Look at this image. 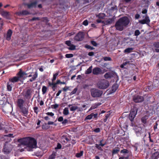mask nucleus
I'll return each instance as SVG.
<instances>
[{"instance_id": "nucleus-1", "label": "nucleus", "mask_w": 159, "mask_h": 159, "mask_svg": "<svg viewBox=\"0 0 159 159\" xmlns=\"http://www.w3.org/2000/svg\"><path fill=\"white\" fill-rule=\"evenodd\" d=\"M18 142L20 143L19 144V146H24L26 147L27 150L31 151L33 148H36L37 142L36 140L30 137L18 139Z\"/></svg>"}, {"instance_id": "nucleus-2", "label": "nucleus", "mask_w": 159, "mask_h": 159, "mask_svg": "<svg viewBox=\"0 0 159 159\" xmlns=\"http://www.w3.org/2000/svg\"><path fill=\"white\" fill-rule=\"evenodd\" d=\"M129 20L126 17H124L120 19L116 23L115 26L116 29L119 31H122L125 27L129 24Z\"/></svg>"}, {"instance_id": "nucleus-3", "label": "nucleus", "mask_w": 159, "mask_h": 159, "mask_svg": "<svg viewBox=\"0 0 159 159\" xmlns=\"http://www.w3.org/2000/svg\"><path fill=\"white\" fill-rule=\"evenodd\" d=\"M34 92L33 89L30 88H27L25 89L23 92V95L26 99H30Z\"/></svg>"}, {"instance_id": "nucleus-4", "label": "nucleus", "mask_w": 159, "mask_h": 159, "mask_svg": "<svg viewBox=\"0 0 159 159\" xmlns=\"http://www.w3.org/2000/svg\"><path fill=\"white\" fill-rule=\"evenodd\" d=\"M91 94L93 97H100L102 93V91L95 89L91 90Z\"/></svg>"}, {"instance_id": "nucleus-5", "label": "nucleus", "mask_w": 159, "mask_h": 159, "mask_svg": "<svg viewBox=\"0 0 159 159\" xmlns=\"http://www.w3.org/2000/svg\"><path fill=\"white\" fill-rule=\"evenodd\" d=\"M99 144H96L95 147L99 150L102 151V147L104 146L106 144V141L103 139L99 141L98 143Z\"/></svg>"}, {"instance_id": "nucleus-6", "label": "nucleus", "mask_w": 159, "mask_h": 159, "mask_svg": "<svg viewBox=\"0 0 159 159\" xmlns=\"http://www.w3.org/2000/svg\"><path fill=\"white\" fill-rule=\"evenodd\" d=\"M109 85L108 83L106 80H103L99 82L98 86L101 89H106Z\"/></svg>"}, {"instance_id": "nucleus-7", "label": "nucleus", "mask_w": 159, "mask_h": 159, "mask_svg": "<svg viewBox=\"0 0 159 159\" xmlns=\"http://www.w3.org/2000/svg\"><path fill=\"white\" fill-rule=\"evenodd\" d=\"M84 37V34L82 32H80L74 37V39L77 41H82Z\"/></svg>"}, {"instance_id": "nucleus-8", "label": "nucleus", "mask_w": 159, "mask_h": 159, "mask_svg": "<svg viewBox=\"0 0 159 159\" xmlns=\"http://www.w3.org/2000/svg\"><path fill=\"white\" fill-rule=\"evenodd\" d=\"M137 113V110L136 108H134L132 109L129 116V119L131 121H132L133 120Z\"/></svg>"}, {"instance_id": "nucleus-9", "label": "nucleus", "mask_w": 159, "mask_h": 159, "mask_svg": "<svg viewBox=\"0 0 159 159\" xmlns=\"http://www.w3.org/2000/svg\"><path fill=\"white\" fill-rule=\"evenodd\" d=\"M133 99L134 101L137 103L142 102L144 100V98L143 97L139 95L134 96Z\"/></svg>"}, {"instance_id": "nucleus-10", "label": "nucleus", "mask_w": 159, "mask_h": 159, "mask_svg": "<svg viewBox=\"0 0 159 159\" xmlns=\"http://www.w3.org/2000/svg\"><path fill=\"white\" fill-rule=\"evenodd\" d=\"M38 74L37 72H35L34 75H32V74L29 75L27 76V77H30L32 76V77L30 79L29 81H28V82L29 81L30 82H32L35 81L36 78L38 77Z\"/></svg>"}, {"instance_id": "nucleus-11", "label": "nucleus", "mask_w": 159, "mask_h": 159, "mask_svg": "<svg viewBox=\"0 0 159 159\" xmlns=\"http://www.w3.org/2000/svg\"><path fill=\"white\" fill-rule=\"evenodd\" d=\"M150 22V20L149 19V17L147 15H146L144 18L143 20H139V23L142 24H149Z\"/></svg>"}, {"instance_id": "nucleus-12", "label": "nucleus", "mask_w": 159, "mask_h": 159, "mask_svg": "<svg viewBox=\"0 0 159 159\" xmlns=\"http://www.w3.org/2000/svg\"><path fill=\"white\" fill-rule=\"evenodd\" d=\"M25 103L24 100L21 98L18 99L17 101V105L19 108L24 107Z\"/></svg>"}, {"instance_id": "nucleus-13", "label": "nucleus", "mask_w": 159, "mask_h": 159, "mask_svg": "<svg viewBox=\"0 0 159 159\" xmlns=\"http://www.w3.org/2000/svg\"><path fill=\"white\" fill-rule=\"evenodd\" d=\"M65 43L67 45L69 46L68 48L69 50H73L75 49V46L71 43L70 41H66Z\"/></svg>"}, {"instance_id": "nucleus-14", "label": "nucleus", "mask_w": 159, "mask_h": 159, "mask_svg": "<svg viewBox=\"0 0 159 159\" xmlns=\"http://www.w3.org/2000/svg\"><path fill=\"white\" fill-rule=\"evenodd\" d=\"M102 70L98 67L95 68L93 70V73L94 75H98L101 74Z\"/></svg>"}, {"instance_id": "nucleus-15", "label": "nucleus", "mask_w": 159, "mask_h": 159, "mask_svg": "<svg viewBox=\"0 0 159 159\" xmlns=\"http://www.w3.org/2000/svg\"><path fill=\"white\" fill-rule=\"evenodd\" d=\"M118 87V85L117 84H114L112 86L111 90L110 91V94L115 92L117 89Z\"/></svg>"}, {"instance_id": "nucleus-16", "label": "nucleus", "mask_w": 159, "mask_h": 159, "mask_svg": "<svg viewBox=\"0 0 159 159\" xmlns=\"http://www.w3.org/2000/svg\"><path fill=\"white\" fill-rule=\"evenodd\" d=\"M1 14L3 17L7 19H10V14L9 12L3 11L1 12Z\"/></svg>"}, {"instance_id": "nucleus-17", "label": "nucleus", "mask_w": 159, "mask_h": 159, "mask_svg": "<svg viewBox=\"0 0 159 159\" xmlns=\"http://www.w3.org/2000/svg\"><path fill=\"white\" fill-rule=\"evenodd\" d=\"M113 77L115 80L116 81L118 80V76L117 74L113 71H110V79Z\"/></svg>"}, {"instance_id": "nucleus-18", "label": "nucleus", "mask_w": 159, "mask_h": 159, "mask_svg": "<svg viewBox=\"0 0 159 159\" xmlns=\"http://www.w3.org/2000/svg\"><path fill=\"white\" fill-rule=\"evenodd\" d=\"M20 109L21 110V112L24 116H26L27 115L28 112V109L25 107H23Z\"/></svg>"}, {"instance_id": "nucleus-19", "label": "nucleus", "mask_w": 159, "mask_h": 159, "mask_svg": "<svg viewBox=\"0 0 159 159\" xmlns=\"http://www.w3.org/2000/svg\"><path fill=\"white\" fill-rule=\"evenodd\" d=\"M37 2H34L30 4H26L25 5L27 6L29 8H31L36 7L37 4Z\"/></svg>"}, {"instance_id": "nucleus-20", "label": "nucleus", "mask_w": 159, "mask_h": 159, "mask_svg": "<svg viewBox=\"0 0 159 159\" xmlns=\"http://www.w3.org/2000/svg\"><path fill=\"white\" fill-rule=\"evenodd\" d=\"M27 74L25 72L21 70H20L19 72L17 74L18 76L20 78L24 77V76L27 75Z\"/></svg>"}, {"instance_id": "nucleus-21", "label": "nucleus", "mask_w": 159, "mask_h": 159, "mask_svg": "<svg viewBox=\"0 0 159 159\" xmlns=\"http://www.w3.org/2000/svg\"><path fill=\"white\" fill-rule=\"evenodd\" d=\"M12 32L11 30L9 29L8 30L7 34V40H9L11 39V37L12 35Z\"/></svg>"}, {"instance_id": "nucleus-22", "label": "nucleus", "mask_w": 159, "mask_h": 159, "mask_svg": "<svg viewBox=\"0 0 159 159\" xmlns=\"http://www.w3.org/2000/svg\"><path fill=\"white\" fill-rule=\"evenodd\" d=\"M19 79L20 78L18 76H15L12 78L9 79V82L11 83L16 82H17L19 80Z\"/></svg>"}, {"instance_id": "nucleus-23", "label": "nucleus", "mask_w": 159, "mask_h": 159, "mask_svg": "<svg viewBox=\"0 0 159 159\" xmlns=\"http://www.w3.org/2000/svg\"><path fill=\"white\" fill-rule=\"evenodd\" d=\"M12 84L11 82H8L7 85V89L8 91H10L12 90Z\"/></svg>"}, {"instance_id": "nucleus-24", "label": "nucleus", "mask_w": 159, "mask_h": 159, "mask_svg": "<svg viewBox=\"0 0 159 159\" xmlns=\"http://www.w3.org/2000/svg\"><path fill=\"white\" fill-rule=\"evenodd\" d=\"M97 22L98 23H102L104 24V25H107L109 23V20H107V21L105 22L102 20L98 19L97 20Z\"/></svg>"}, {"instance_id": "nucleus-25", "label": "nucleus", "mask_w": 159, "mask_h": 159, "mask_svg": "<svg viewBox=\"0 0 159 159\" xmlns=\"http://www.w3.org/2000/svg\"><path fill=\"white\" fill-rule=\"evenodd\" d=\"M101 104V103H96L93 104L92 106L90 107L89 110H91L94 109L98 107Z\"/></svg>"}, {"instance_id": "nucleus-26", "label": "nucleus", "mask_w": 159, "mask_h": 159, "mask_svg": "<svg viewBox=\"0 0 159 159\" xmlns=\"http://www.w3.org/2000/svg\"><path fill=\"white\" fill-rule=\"evenodd\" d=\"M97 114H94L93 113H91L90 115H88L86 117L85 119V120H90L92 118L93 116H94V117H95L97 116Z\"/></svg>"}, {"instance_id": "nucleus-27", "label": "nucleus", "mask_w": 159, "mask_h": 159, "mask_svg": "<svg viewBox=\"0 0 159 159\" xmlns=\"http://www.w3.org/2000/svg\"><path fill=\"white\" fill-rule=\"evenodd\" d=\"M11 151L10 149H7V148L5 146L3 148V152L5 154L9 153Z\"/></svg>"}, {"instance_id": "nucleus-28", "label": "nucleus", "mask_w": 159, "mask_h": 159, "mask_svg": "<svg viewBox=\"0 0 159 159\" xmlns=\"http://www.w3.org/2000/svg\"><path fill=\"white\" fill-rule=\"evenodd\" d=\"M133 49V48H128L124 50V52L125 53H129L132 52Z\"/></svg>"}, {"instance_id": "nucleus-29", "label": "nucleus", "mask_w": 159, "mask_h": 159, "mask_svg": "<svg viewBox=\"0 0 159 159\" xmlns=\"http://www.w3.org/2000/svg\"><path fill=\"white\" fill-rule=\"evenodd\" d=\"M84 152L83 151H81L80 152L76 153L75 154V157L77 158H80L83 156Z\"/></svg>"}, {"instance_id": "nucleus-30", "label": "nucleus", "mask_w": 159, "mask_h": 159, "mask_svg": "<svg viewBox=\"0 0 159 159\" xmlns=\"http://www.w3.org/2000/svg\"><path fill=\"white\" fill-rule=\"evenodd\" d=\"M92 66H91L88 69L86 70L85 72L86 74H89L91 73L92 72Z\"/></svg>"}, {"instance_id": "nucleus-31", "label": "nucleus", "mask_w": 159, "mask_h": 159, "mask_svg": "<svg viewBox=\"0 0 159 159\" xmlns=\"http://www.w3.org/2000/svg\"><path fill=\"white\" fill-rule=\"evenodd\" d=\"M63 114L65 115H67L69 114V110L68 108L66 107L63 110Z\"/></svg>"}, {"instance_id": "nucleus-32", "label": "nucleus", "mask_w": 159, "mask_h": 159, "mask_svg": "<svg viewBox=\"0 0 159 159\" xmlns=\"http://www.w3.org/2000/svg\"><path fill=\"white\" fill-rule=\"evenodd\" d=\"M159 157V152H156L153 153L152 157L154 159L157 158Z\"/></svg>"}, {"instance_id": "nucleus-33", "label": "nucleus", "mask_w": 159, "mask_h": 159, "mask_svg": "<svg viewBox=\"0 0 159 159\" xmlns=\"http://www.w3.org/2000/svg\"><path fill=\"white\" fill-rule=\"evenodd\" d=\"M105 16V15L104 13H100L97 16L99 19H103Z\"/></svg>"}, {"instance_id": "nucleus-34", "label": "nucleus", "mask_w": 159, "mask_h": 159, "mask_svg": "<svg viewBox=\"0 0 159 159\" xmlns=\"http://www.w3.org/2000/svg\"><path fill=\"white\" fill-rule=\"evenodd\" d=\"M59 75V72H57L53 75V77L52 79V81L53 82L55 81L57 78V76Z\"/></svg>"}, {"instance_id": "nucleus-35", "label": "nucleus", "mask_w": 159, "mask_h": 159, "mask_svg": "<svg viewBox=\"0 0 159 159\" xmlns=\"http://www.w3.org/2000/svg\"><path fill=\"white\" fill-rule=\"evenodd\" d=\"M78 107L76 106H72L70 107V110L71 111H73L78 109Z\"/></svg>"}, {"instance_id": "nucleus-36", "label": "nucleus", "mask_w": 159, "mask_h": 159, "mask_svg": "<svg viewBox=\"0 0 159 159\" xmlns=\"http://www.w3.org/2000/svg\"><path fill=\"white\" fill-rule=\"evenodd\" d=\"M47 90V88L45 86H43L42 88V92L43 94H45Z\"/></svg>"}, {"instance_id": "nucleus-37", "label": "nucleus", "mask_w": 159, "mask_h": 159, "mask_svg": "<svg viewBox=\"0 0 159 159\" xmlns=\"http://www.w3.org/2000/svg\"><path fill=\"white\" fill-rule=\"evenodd\" d=\"M65 57L67 58H70L73 57V55L72 54H67L65 55Z\"/></svg>"}, {"instance_id": "nucleus-38", "label": "nucleus", "mask_w": 159, "mask_h": 159, "mask_svg": "<svg viewBox=\"0 0 159 159\" xmlns=\"http://www.w3.org/2000/svg\"><path fill=\"white\" fill-rule=\"evenodd\" d=\"M77 90V88H75L70 93V95H72L76 93Z\"/></svg>"}, {"instance_id": "nucleus-39", "label": "nucleus", "mask_w": 159, "mask_h": 159, "mask_svg": "<svg viewBox=\"0 0 159 159\" xmlns=\"http://www.w3.org/2000/svg\"><path fill=\"white\" fill-rule=\"evenodd\" d=\"M49 84L50 86H52V89H55L56 87V83H49Z\"/></svg>"}, {"instance_id": "nucleus-40", "label": "nucleus", "mask_w": 159, "mask_h": 159, "mask_svg": "<svg viewBox=\"0 0 159 159\" xmlns=\"http://www.w3.org/2000/svg\"><path fill=\"white\" fill-rule=\"evenodd\" d=\"M129 61H126L123 63L122 65H121L120 66V67L122 68H123L124 67V66H125L127 64H129Z\"/></svg>"}, {"instance_id": "nucleus-41", "label": "nucleus", "mask_w": 159, "mask_h": 159, "mask_svg": "<svg viewBox=\"0 0 159 159\" xmlns=\"http://www.w3.org/2000/svg\"><path fill=\"white\" fill-rule=\"evenodd\" d=\"M140 32L139 30H136L135 31L134 35L136 36L139 35L140 34Z\"/></svg>"}, {"instance_id": "nucleus-42", "label": "nucleus", "mask_w": 159, "mask_h": 159, "mask_svg": "<svg viewBox=\"0 0 159 159\" xmlns=\"http://www.w3.org/2000/svg\"><path fill=\"white\" fill-rule=\"evenodd\" d=\"M22 15H27L29 14V12L26 10H24L22 11Z\"/></svg>"}, {"instance_id": "nucleus-43", "label": "nucleus", "mask_w": 159, "mask_h": 159, "mask_svg": "<svg viewBox=\"0 0 159 159\" xmlns=\"http://www.w3.org/2000/svg\"><path fill=\"white\" fill-rule=\"evenodd\" d=\"M120 152L123 153H128V151L127 149H124L121 150Z\"/></svg>"}, {"instance_id": "nucleus-44", "label": "nucleus", "mask_w": 159, "mask_h": 159, "mask_svg": "<svg viewBox=\"0 0 159 159\" xmlns=\"http://www.w3.org/2000/svg\"><path fill=\"white\" fill-rule=\"evenodd\" d=\"M104 76L106 79H108L109 78V73L108 72L106 73Z\"/></svg>"}, {"instance_id": "nucleus-45", "label": "nucleus", "mask_w": 159, "mask_h": 159, "mask_svg": "<svg viewBox=\"0 0 159 159\" xmlns=\"http://www.w3.org/2000/svg\"><path fill=\"white\" fill-rule=\"evenodd\" d=\"M55 158V155L54 154H52L49 157L48 159H54Z\"/></svg>"}, {"instance_id": "nucleus-46", "label": "nucleus", "mask_w": 159, "mask_h": 159, "mask_svg": "<svg viewBox=\"0 0 159 159\" xmlns=\"http://www.w3.org/2000/svg\"><path fill=\"white\" fill-rule=\"evenodd\" d=\"M154 46L156 48H159V42L155 43H154Z\"/></svg>"}, {"instance_id": "nucleus-47", "label": "nucleus", "mask_w": 159, "mask_h": 159, "mask_svg": "<svg viewBox=\"0 0 159 159\" xmlns=\"http://www.w3.org/2000/svg\"><path fill=\"white\" fill-rule=\"evenodd\" d=\"M100 131V129L99 128H97L93 130V131L96 133H99Z\"/></svg>"}, {"instance_id": "nucleus-48", "label": "nucleus", "mask_w": 159, "mask_h": 159, "mask_svg": "<svg viewBox=\"0 0 159 159\" xmlns=\"http://www.w3.org/2000/svg\"><path fill=\"white\" fill-rule=\"evenodd\" d=\"M119 151V150L117 149H114L112 151L113 154H115L117 153Z\"/></svg>"}, {"instance_id": "nucleus-49", "label": "nucleus", "mask_w": 159, "mask_h": 159, "mask_svg": "<svg viewBox=\"0 0 159 159\" xmlns=\"http://www.w3.org/2000/svg\"><path fill=\"white\" fill-rule=\"evenodd\" d=\"M109 116V114H107L105 116V118L104 120V122H106L107 121V118Z\"/></svg>"}, {"instance_id": "nucleus-50", "label": "nucleus", "mask_w": 159, "mask_h": 159, "mask_svg": "<svg viewBox=\"0 0 159 159\" xmlns=\"http://www.w3.org/2000/svg\"><path fill=\"white\" fill-rule=\"evenodd\" d=\"M91 43L94 46H96L97 45V43L94 41H91Z\"/></svg>"}, {"instance_id": "nucleus-51", "label": "nucleus", "mask_w": 159, "mask_h": 159, "mask_svg": "<svg viewBox=\"0 0 159 159\" xmlns=\"http://www.w3.org/2000/svg\"><path fill=\"white\" fill-rule=\"evenodd\" d=\"M85 47L91 50L93 49V48L89 45H86L85 46Z\"/></svg>"}, {"instance_id": "nucleus-52", "label": "nucleus", "mask_w": 159, "mask_h": 159, "mask_svg": "<svg viewBox=\"0 0 159 159\" xmlns=\"http://www.w3.org/2000/svg\"><path fill=\"white\" fill-rule=\"evenodd\" d=\"M88 21L87 20H84L83 23V25L85 26L87 25H88Z\"/></svg>"}, {"instance_id": "nucleus-53", "label": "nucleus", "mask_w": 159, "mask_h": 159, "mask_svg": "<svg viewBox=\"0 0 159 159\" xmlns=\"http://www.w3.org/2000/svg\"><path fill=\"white\" fill-rule=\"evenodd\" d=\"M141 120L142 122L144 123H145L146 122V119L145 117H144L142 118Z\"/></svg>"}, {"instance_id": "nucleus-54", "label": "nucleus", "mask_w": 159, "mask_h": 159, "mask_svg": "<svg viewBox=\"0 0 159 159\" xmlns=\"http://www.w3.org/2000/svg\"><path fill=\"white\" fill-rule=\"evenodd\" d=\"M49 127L47 125V124H45V125H43V129H47L49 128Z\"/></svg>"}, {"instance_id": "nucleus-55", "label": "nucleus", "mask_w": 159, "mask_h": 159, "mask_svg": "<svg viewBox=\"0 0 159 159\" xmlns=\"http://www.w3.org/2000/svg\"><path fill=\"white\" fill-rule=\"evenodd\" d=\"M46 114L48 116H53L54 115V113L52 112H48L47 113H46Z\"/></svg>"}, {"instance_id": "nucleus-56", "label": "nucleus", "mask_w": 159, "mask_h": 159, "mask_svg": "<svg viewBox=\"0 0 159 159\" xmlns=\"http://www.w3.org/2000/svg\"><path fill=\"white\" fill-rule=\"evenodd\" d=\"M3 25V21H1L0 22V30L2 29V26Z\"/></svg>"}, {"instance_id": "nucleus-57", "label": "nucleus", "mask_w": 159, "mask_h": 159, "mask_svg": "<svg viewBox=\"0 0 159 159\" xmlns=\"http://www.w3.org/2000/svg\"><path fill=\"white\" fill-rule=\"evenodd\" d=\"M63 120V118L62 116L60 117L58 119V120L59 122L62 121Z\"/></svg>"}, {"instance_id": "nucleus-58", "label": "nucleus", "mask_w": 159, "mask_h": 159, "mask_svg": "<svg viewBox=\"0 0 159 159\" xmlns=\"http://www.w3.org/2000/svg\"><path fill=\"white\" fill-rule=\"evenodd\" d=\"M61 144L59 143H58L57 144V147L56 148V149H61Z\"/></svg>"}, {"instance_id": "nucleus-59", "label": "nucleus", "mask_w": 159, "mask_h": 159, "mask_svg": "<svg viewBox=\"0 0 159 159\" xmlns=\"http://www.w3.org/2000/svg\"><path fill=\"white\" fill-rule=\"evenodd\" d=\"M69 89V87L65 86L64 88H63L62 89L64 91H66L67 90Z\"/></svg>"}, {"instance_id": "nucleus-60", "label": "nucleus", "mask_w": 159, "mask_h": 159, "mask_svg": "<svg viewBox=\"0 0 159 159\" xmlns=\"http://www.w3.org/2000/svg\"><path fill=\"white\" fill-rule=\"evenodd\" d=\"M38 109V108L37 107H35L34 108V112L36 114L38 113V111H37Z\"/></svg>"}, {"instance_id": "nucleus-61", "label": "nucleus", "mask_w": 159, "mask_h": 159, "mask_svg": "<svg viewBox=\"0 0 159 159\" xmlns=\"http://www.w3.org/2000/svg\"><path fill=\"white\" fill-rule=\"evenodd\" d=\"M68 120L67 119H65L64 120H63L62 122V124H65L67 123Z\"/></svg>"}, {"instance_id": "nucleus-62", "label": "nucleus", "mask_w": 159, "mask_h": 159, "mask_svg": "<svg viewBox=\"0 0 159 159\" xmlns=\"http://www.w3.org/2000/svg\"><path fill=\"white\" fill-rule=\"evenodd\" d=\"M61 90H59L58 91V92L56 94V96L57 97L59 96L60 95V94L61 93Z\"/></svg>"}, {"instance_id": "nucleus-63", "label": "nucleus", "mask_w": 159, "mask_h": 159, "mask_svg": "<svg viewBox=\"0 0 159 159\" xmlns=\"http://www.w3.org/2000/svg\"><path fill=\"white\" fill-rule=\"evenodd\" d=\"M147 10L145 9L143 10V11H142V13L143 14H146L147 13Z\"/></svg>"}, {"instance_id": "nucleus-64", "label": "nucleus", "mask_w": 159, "mask_h": 159, "mask_svg": "<svg viewBox=\"0 0 159 159\" xmlns=\"http://www.w3.org/2000/svg\"><path fill=\"white\" fill-rule=\"evenodd\" d=\"M94 52H90L89 53L88 55L89 56H92L94 55Z\"/></svg>"}]
</instances>
